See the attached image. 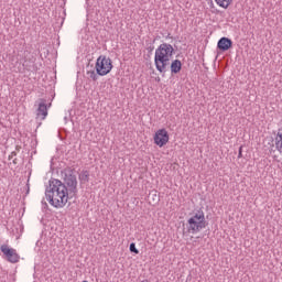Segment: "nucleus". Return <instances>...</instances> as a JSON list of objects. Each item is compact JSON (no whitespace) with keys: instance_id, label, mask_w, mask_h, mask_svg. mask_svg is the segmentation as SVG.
<instances>
[{"instance_id":"obj_1","label":"nucleus","mask_w":282,"mask_h":282,"mask_svg":"<svg viewBox=\"0 0 282 282\" xmlns=\"http://www.w3.org/2000/svg\"><path fill=\"white\" fill-rule=\"evenodd\" d=\"M69 192L67 185L61 180L51 178L45 189V197L54 208H65L69 202Z\"/></svg>"},{"instance_id":"obj_2","label":"nucleus","mask_w":282,"mask_h":282,"mask_svg":"<svg viewBox=\"0 0 282 282\" xmlns=\"http://www.w3.org/2000/svg\"><path fill=\"white\" fill-rule=\"evenodd\" d=\"M173 54H175V48L169 43H162L155 50L154 65L160 74L166 72V66H171Z\"/></svg>"},{"instance_id":"obj_3","label":"nucleus","mask_w":282,"mask_h":282,"mask_svg":"<svg viewBox=\"0 0 282 282\" xmlns=\"http://www.w3.org/2000/svg\"><path fill=\"white\" fill-rule=\"evenodd\" d=\"M206 226H208V224L206 223V216L204 215V212H197L187 220V232L197 235V232L204 230Z\"/></svg>"},{"instance_id":"obj_4","label":"nucleus","mask_w":282,"mask_h":282,"mask_svg":"<svg viewBox=\"0 0 282 282\" xmlns=\"http://www.w3.org/2000/svg\"><path fill=\"white\" fill-rule=\"evenodd\" d=\"M62 174L70 197H75L76 193H78V180L76 178V174H74V170L65 169Z\"/></svg>"},{"instance_id":"obj_5","label":"nucleus","mask_w":282,"mask_h":282,"mask_svg":"<svg viewBox=\"0 0 282 282\" xmlns=\"http://www.w3.org/2000/svg\"><path fill=\"white\" fill-rule=\"evenodd\" d=\"M95 69L98 76H107L113 69V64L110 57H106L105 55H100L97 58Z\"/></svg>"},{"instance_id":"obj_6","label":"nucleus","mask_w":282,"mask_h":282,"mask_svg":"<svg viewBox=\"0 0 282 282\" xmlns=\"http://www.w3.org/2000/svg\"><path fill=\"white\" fill-rule=\"evenodd\" d=\"M0 250L9 263H19L21 256H19L17 249L10 248L8 245H1Z\"/></svg>"},{"instance_id":"obj_7","label":"nucleus","mask_w":282,"mask_h":282,"mask_svg":"<svg viewBox=\"0 0 282 282\" xmlns=\"http://www.w3.org/2000/svg\"><path fill=\"white\" fill-rule=\"evenodd\" d=\"M169 143V131L166 129H160L154 134V144L156 147H164Z\"/></svg>"},{"instance_id":"obj_8","label":"nucleus","mask_w":282,"mask_h":282,"mask_svg":"<svg viewBox=\"0 0 282 282\" xmlns=\"http://www.w3.org/2000/svg\"><path fill=\"white\" fill-rule=\"evenodd\" d=\"M52 107V104H48L45 99H40V104L36 110V120H45L47 118V109Z\"/></svg>"},{"instance_id":"obj_9","label":"nucleus","mask_w":282,"mask_h":282,"mask_svg":"<svg viewBox=\"0 0 282 282\" xmlns=\"http://www.w3.org/2000/svg\"><path fill=\"white\" fill-rule=\"evenodd\" d=\"M232 47V40L228 37H221L217 43V48L220 50V52H228Z\"/></svg>"},{"instance_id":"obj_10","label":"nucleus","mask_w":282,"mask_h":282,"mask_svg":"<svg viewBox=\"0 0 282 282\" xmlns=\"http://www.w3.org/2000/svg\"><path fill=\"white\" fill-rule=\"evenodd\" d=\"M171 74H180L182 72V61L174 59L170 65Z\"/></svg>"},{"instance_id":"obj_11","label":"nucleus","mask_w":282,"mask_h":282,"mask_svg":"<svg viewBox=\"0 0 282 282\" xmlns=\"http://www.w3.org/2000/svg\"><path fill=\"white\" fill-rule=\"evenodd\" d=\"M215 2L217 3V6H219V8H224L225 10H228V8L230 7V3H232V0H215Z\"/></svg>"},{"instance_id":"obj_12","label":"nucleus","mask_w":282,"mask_h":282,"mask_svg":"<svg viewBox=\"0 0 282 282\" xmlns=\"http://www.w3.org/2000/svg\"><path fill=\"white\" fill-rule=\"evenodd\" d=\"M79 181L83 182L84 184H87V182H89V171H82L79 174Z\"/></svg>"},{"instance_id":"obj_13","label":"nucleus","mask_w":282,"mask_h":282,"mask_svg":"<svg viewBox=\"0 0 282 282\" xmlns=\"http://www.w3.org/2000/svg\"><path fill=\"white\" fill-rule=\"evenodd\" d=\"M87 76H89V78H91V80H98V72L96 70H88L87 72Z\"/></svg>"},{"instance_id":"obj_14","label":"nucleus","mask_w":282,"mask_h":282,"mask_svg":"<svg viewBox=\"0 0 282 282\" xmlns=\"http://www.w3.org/2000/svg\"><path fill=\"white\" fill-rule=\"evenodd\" d=\"M130 252H133L134 254H140V250L135 248V242L130 243Z\"/></svg>"},{"instance_id":"obj_15","label":"nucleus","mask_w":282,"mask_h":282,"mask_svg":"<svg viewBox=\"0 0 282 282\" xmlns=\"http://www.w3.org/2000/svg\"><path fill=\"white\" fill-rule=\"evenodd\" d=\"M238 158H239V159L243 158V145H241V147L239 148Z\"/></svg>"},{"instance_id":"obj_16","label":"nucleus","mask_w":282,"mask_h":282,"mask_svg":"<svg viewBox=\"0 0 282 282\" xmlns=\"http://www.w3.org/2000/svg\"><path fill=\"white\" fill-rule=\"evenodd\" d=\"M15 155H17L15 151L11 152V154L9 155V160H12V158H15Z\"/></svg>"},{"instance_id":"obj_17","label":"nucleus","mask_w":282,"mask_h":282,"mask_svg":"<svg viewBox=\"0 0 282 282\" xmlns=\"http://www.w3.org/2000/svg\"><path fill=\"white\" fill-rule=\"evenodd\" d=\"M148 50H149V52H153L154 47L150 46Z\"/></svg>"},{"instance_id":"obj_18","label":"nucleus","mask_w":282,"mask_h":282,"mask_svg":"<svg viewBox=\"0 0 282 282\" xmlns=\"http://www.w3.org/2000/svg\"><path fill=\"white\" fill-rule=\"evenodd\" d=\"M12 162H13V164H18L19 163L17 159H14Z\"/></svg>"},{"instance_id":"obj_19","label":"nucleus","mask_w":282,"mask_h":282,"mask_svg":"<svg viewBox=\"0 0 282 282\" xmlns=\"http://www.w3.org/2000/svg\"><path fill=\"white\" fill-rule=\"evenodd\" d=\"M42 204H44L45 207H47V203L42 200Z\"/></svg>"}]
</instances>
